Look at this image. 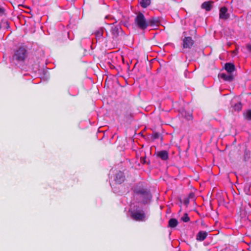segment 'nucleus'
<instances>
[{
	"label": "nucleus",
	"instance_id": "1",
	"mask_svg": "<svg viewBox=\"0 0 251 251\" xmlns=\"http://www.w3.org/2000/svg\"><path fill=\"white\" fill-rule=\"evenodd\" d=\"M133 191L135 194L139 197L142 202L146 203L150 201L151 198L150 193L147 190L144 189L142 185H139L135 187Z\"/></svg>",
	"mask_w": 251,
	"mask_h": 251
},
{
	"label": "nucleus",
	"instance_id": "2",
	"mask_svg": "<svg viewBox=\"0 0 251 251\" xmlns=\"http://www.w3.org/2000/svg\"><path fill=\"white\" fill-rule=\"evenodd\" d=\"M136 25L142 30H145L148 27L149 22L143 15L141 12H139L134 20Z\"/></svg>",
	"mask_w": 251,
	"mask_h": 251
},
{
	"label": "nucleus",
	"instance_id": "3",
	"mask_svg": "<svg viewBox=\"0 0 251 251\" xmlns=\"http://www.w3.org/2000/svg\"><path fill=\"white\" fill-rule=\"evenodd\" d=\"M27 56L26 50L22 47L17 50L13 55V59L18 62H21L25 60Z\"/></svg>",
	"mask_w": 251,
	"mask_h": 251
},
{
	"label": "nucleus",
	"instance_id": "4",
	"mask_svg": "<svg viewBox=\"0 0 251 251\" xmlns=\"http://www.w3.org/2000/svg\"><path fill=\"white\" fill-rule=\"evenodd\" d=\"M131 217L135 221H145L146 216L143 210H137L131 211Z\"/></svg>",
	"mask_w": 251,
	"mask_h": 251
},
{
	"label": "nucleus",
	"instance_id": "5",
	"mask_svg": "<svg viewBox=\"0 0 251 251\" xmlns=\"http://www.w3.org/2000/svg\"><path fill=\"white\" fill-rule=\"evenodd\" d=\"M106 19L110 18L112 22L111 23H109V25H113L114 23L116 21L113 18H111L110 16H107L105 17ZM121 28L119 25H112L111 27V32L113 36V38H116L119 33L120 30Z\"/></svg>",
	"mask_w": 251,
	"mask_h": 251
},
{
	"label": "nucleus",
	"instance_id": "6",
	"mask_svg": "<svg viewBox=\"0 0 251 251\" xmlns=\"http://www.w3.org/2000/svg\"><path fill=\"white\" fill-rule=\"evenodd\" d=\"M194 44V41L190 37H185L182 40V46L184 49H190Z\"/></svg>",
	"mask_w": 251,
	"mask_h": 251
},
{
	"label": "nucleus",
	"instance_id": "7",
	"mask_svg": "<svg viewBox=\"0 0 251 251\" xmlns=\"http://www.w3.org/2000/svg\"><path fill=\"white\" fill-rule=\"evenodd\" d=\"M149 24H148V27L151 26V27H156L159 25V20L158 18L155 17H152L148 20Z\"/></svg>",
	"mask_w": 251,
	"mask_h": 251
},
{
	"label": "nucleus",
	"instance_id": "8",
	"mask_svg": "<svg viewBox=\"0 0 251 251\" xmlns=\"http://www.w3.org/2000/svg\"><path fill=\"white\" fill-rule=\"evenodd\" d=\"M227 12V9L226 7H222L220 10V18L225 20L228 18L229 15Z\"/></svg>",
	"mask_w": 251,
	"mask_h": 251
},
{
	"label": "nucleus",
	"instance_id": "9",
	"mask_svg": "<svg viewBox=\"0 0 251 251\" xmlns=\"http://www.w3.org/2000/svg\"><path fill=\"white\" fill-rule=\"evenodd\" d=\"M125 179V176H124L123 173L120 171L116 174L115 180L116 183L121 184L124 181Z\"/></svg>",
	"mask_w": 251,
	"mask_h": 251
},
{
	"label": "nucleus",
	"instance_id": "10",
	"mask_svg": "<svg viewBox=\"0 0 251 251\" xmlns=\"http://www.w3.org/2000/svg\"><path fill=\"white\" fill-rule=\"evenodd\" d=\"M157 156L162 160H166L168 158V152L166 151H161L156 153Z\"/></svg>",
	"mask_w": 251,
	"mask_h": 251
},
{
	"label": "nucleus",
	"instance_id": "11",
	"mask_svg": "<svg viewBox=\"0 0 251 251\" xmlns=\"http://www.w3.org/2000/svg\"><path fill=\"white\" fill-rule=\"evenodd\" d=\"M207 236V233L206 231H200L197 235V240L200 241H203Z\"/></svg>",
	"mask_w": 251,
	"mask_h": 251
},
{
	"label": "nucleus",
	"instance_id": "12",
	"mask_svg": "<svg viewBox=\"0 0 251 251\" xmlns=\"http://www.w3.org/2000/svg\"><path fill=\"white\" fill-rule=\"evenodd\" d=\"M225 68L226 70L229 73H232L235 70L234 65L230 63H226L225 64Z\"/></svg>",
	"mask_w": 251,
	"mask_h": 251
},
{
	"label": "nucleus",
	"instance_id": "13",
	"mask_svg": "<svg viewBox=\"0 0 251 251\" xmlns=\"http://www.w3.org/2000/svg\"><path fill=\"white\" fill-rule=\"evenodd\" d=\"M211 1H205L201 4V8L205 9V10L209 11L212 8Z\"/></svg>",
	"mask_w": 251,
	"mask_h": 251
},
{
	"label": "nucleus",
	"instance_id": "14",
	"mask_svg": "<svg viewBox=\"0 0 251 251\" xmlns=\"http://www.w3.org/2000/svg\"><path fill=\"white\" fill-rule=\"evenodd\" d=\"M104 30L101 28L97 30L95 32V35L97 40H99L101 39Z\"/></svg>",
	"mask_w": 251,
	"mask_h": 251
},
{
	"label": "nucleus",
	"instance_id": "15",
	"mask_svg": "<svg viewBox=\"0 0 251 251\" xmlns=\"http://www.w3.org/2000/svg\"><path fill=\"white\" fill-rule=\"evenodd\" d=\"M221 77L224 80L228 81H232L233 78L232 75H231V74L226 75L223 73L221 75Z\"/></svg>",
	"mask_w": 251,
	"mask_h": 251
},
{
	"label": "nucleus",
	"instance_id": "16",
	"mask_svg": "<svg viewBox=\"0 0 251 251\" xmlns=\"http://www.w3.org/2000/svg\"><path fill=\"white\" fill-rule=\"evenodd\" d=\"M177 224V221L175 219H171L169 221V226L171 227H176Z\"/></svg>",
	"mask_w": 251,
	"mask_h": 251
},
{
	"label": "nucleus",
	"instance_id": "17",
	"mask_svg": "<svg viewBox=\"0 0 251 251\" xmlns=\"http://www.w3.org/2000/svg\"><path fill=\"white\" fill-rule=\"evenodd\" d=\"M150 0H142L140 4L142 7L146 8L150 4Z\"/></svg>",
	"mask_w": 251,
	"mask_h": 251
},
{
	"label": "nucleus",
	"instance_id": "18",
	"mask_svg": "<svg viewBox=\"0 0 251 251\" xmlns=\"http://www.w3.org/2000/svg\"><path fill=\"white\" fill-rule=\"evenodd\" d=\"M233 108L235 110L239 111L242 109V104L241 103H236Z\"/></svg>",
	"mask_w": 251,
	"mask_h": 251
},
{
	"label": "nucleus",
	"instance_id": "19",
	"mask_svg": "<svg viewBox=\"0 0 251 251\" xmlns=\"http://www.w3.org/2000/svg\"><path fill=\"white\" fill-rule=\"evenodd\" d=\"M181 220L184 222H187L190 220L189 217L187 213H185L181 217Z\"/></svg>",
	"mask_w": 251,
	"mask_h": 251
},
{
	"label": "nucleus",
	"instance_id": "20",
	"mask_svg": "<svg viewBox=\"0 0 251 251\" xmlns=\"http://www.w3.org/2000/svg\"><path fill=\"white\" fill-rule=\"evenodd\" d=\"M245 116L247 119L251 120V110H248L245 113Z\"/></svg>",
	"mask_w": 251,
	"mask_h": 251
},
{
	"label": "nucleus",
	"instance_id": "21",
	"mask_svg": "<svg viewBox=\"0 0 251 251\" xmlns=\"http://www.w3.org/2000/svg\"><path fill=\"white\" fill-rule=\"evenodd\" d=\"M4 13V9L2 7H0V15H2Z\"/></svg>",
	"mask_w": 251,
	"mask_h": 251
},
{
	"label": "nucleus",
	"instance_id": "22",
	"mask_svg": "<svg viewBox=\"0 0 251 251\" xmlns=\"http://www.w3.org/2000/svg\"><path fill=\"white\" fill-rule=\"evenodd\" d=\"M247 49L248 50H249L251 52V44H248L247 45Z\"/></svg>",
	"mask_w": 251,
	"mask_h": 251
},
{
	"label": "nucleus",
	"instance_id": "23",
	"mask_svg": "<svg viewBox=\"0 0 251 251\" xmlns=\"http://www.w3.org/2000/svg\"><path fill=\"white\" fill-rule=\"evenodd\" d=\"M141 162L142 163H145L146 162V158L145 157H144V158H141Z\"/></svg>",
	"mask_w": 251,
	"mask_h": 251
},
{
	"label": "nucleus",
	"instance_id": "24",
	"mask_svg": "<svg viewBox=\"0 0 251 251\" xmlns=\"http://www.w3.org/2000/svg\"><path fill=\"white\" fill-rule=\"evenodd\" d=\"M237 50H238V49L236 48L235 50H233L232 51V53L234 54V55L237 54Z\"/></svg>",
	"mask_w": 251,
	"mask_h": 251
},
{
	"label": "nucleus",
	"instance_id": "25",
	"mask_svg": "<svg viewBox=\"0 0 251 251\" xmlns=\"http://www.w3.org/2000/svg\"><path fill=\"white\" fill-rule=\"evenodd\" d=\"M5 23L6 24L5 28H8L9 26V24H8V22H5Z\"/></svg>",
	"mask_w": 251,
	"mask_h": 251
},
{
	"label": "nucleus",
	"instance_id": "26",
	"mask_svg": "<svg viewBox=\"0 0 251 251\" xmlns=\"http://www.w3.org/2000/svg\"><path fill=\"white\" fill-rule=\"evenodd\" d=\"M158 133H155V134H154V137L155 138H158Z\"/></svg>",
	"mask_w": 251,
	"mask_h": 251
},
{
	"label": "nucleus",
	"instance_id": "27",
	"mask_svg": "<svg viewBox=\"0 0 251 251\" xmlns=\"http://www.w3.org/2000/svg\"><path fill=\"white\" fill-rule=\"evenodd\" d=\"M191 117H192L191 115H190L189 118H188V119H189V120L191 118Z\"/></svg>",
	"mask_w": 251,
	"mask_h": 251
}]
</instances>
